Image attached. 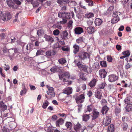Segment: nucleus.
<instances>
[{
	"instance_id": "obj_1",
	"label": "nucleus",
	"mask_w": 132,
	"mask_h": 132,
	"mask_svg": "<svg viewBox=\"0 0 132 132\" xmlns=\"http://www.w3.org/2000/svg\"><path fill=\"white\" fill-rule=\"evenodd\" d=\"M74 14L73 13H70L67 12H59L58 16L60 18H64L66 19H70L71 18H73Z\"/></svg>"
},
{
	"instance_id": "obj_2",
	"label": "nucleus",
	"mask_w": 132,
	"mask_h": 132,
	"mask_svg": "<svg viewBox=\"0 0 132 132\" xmlns=\"http://www.w3.org/2000/svg\"><path fill=\"white\" fill-rule=\"evenodd\" d=\"M11 16L10 13L6 12L5 13L0 11V19L4 21L9 20L11 18Z\"/></svg>"
},
{
	"instance_id": "obj_3",
	"label": "nucleus",
	"mask_w": 132,
	"mask_h": 132,
	"mask_svg": "<svg viewBox=\"0 0 132 132\" xmlns=\"http://www.w3.org/2000/svg\"><path fill=\"white\" fill-rule=\"evenodd\" d=\"M59 77L62 78L63 81H67L68 79L70 78V75L68 72H64L60 75Z\"/></svg>"
},
{
	"instance_id": "obj_4",
	"label": "nucleus",
	"mask_w": 132,
	"mask_h": 132,
	"mask_svg": "<svg viewBox=\"0 0 132 132\" xmlns=\"http://www.w3.org/2000/svg\"><path fill=\"white\" fill-rule=\"evenodd\" d=\"M81 125L79 123H77L76 124H74V129L76 132H79L80 130L81 132H83L86 129V127L85 126H84L82 128H81Z\"/></svg>"
},
{
	"instance_id": "obj_5",
	"label": "nucleus",
	"mask_w": 132,
	"mask_h": 132,
	"mask_svg": "<svg viewBox=\"0 0 132 132\" xmlns=\"http://www.w3.org/2000/svg\"><path fill=\"white\" fill-rule=\"evenodd\" d=\"M46 92L47 94L50 95L51 97L49 98L46 94L45 95V96L47 99H49L52 97H54L55 96L54 88L53 87H51L50 88H49L48 91H47Z\"/></svg>"
},
{
	"instance_id": "obj_6",
	"label": "nucleus",
	"mask_w": 132,
	"mask_h": 132,
	"mask_svg": "<svg viewBox=\"0 0 132 132\" xmlns=\"http://www.w3.org/2000/svg\"><path fill=\"white\" fill-rule=\"evenodd\" d=\"M78 56L81 60H84L87 57L89 58V54L85 52H80L79 53Z\"/></svg>"
},
{
	"instance_id": "obj_7",
	"label": "nucleus",
	"mask_w": 132,
	"mask_h": 132,
	"mask_svg": "<svg viewBox=\"0 0 132 132\" xmlns=\"http://www.w3.org/2000/svg\"><path fill=\"white\" fill-rule=\"evenodd\" d=\"M61 37L63 39L67 40L69 39L68 33L66 30L63 31L60 34Z\"/></svg>"
},
{
	"instance_id": "obj_8",
	"label": "nucleus",
	"mask_w": 132,
	"mask_h": 132,
	"mask_svg": "<svg viewBox=\"0 0 132 132\" xmlns=\"http://www.w3.org/2000/svg\"><path fill=\"white\" fill-rule=\"evenodd\" d=\"M111 121V119L110 117L106 116L104 118L103 123L104 125L107 126L110 123Z\"/></svg>"
},
{
	"instance_id": "obj_9",
	"label": "nucleus",
	"mask_w": 132,
	"mask_h": 132,
	"mask_svg": "<svg viewBox=\"0 0 132 132\" xmlns=\"http://www.w3.org/2000/svg\"><path fill=\"white\" fill-rule=\"evenodd\" d=\"M85 98V97L83 94H81L76 98L77 103H82L83 102V100Z\"/></svg>"
},
{
	"instance_id": "obj_10",
	"label": "nucleus",
	"mask_w": 132,
	"mask_h": 132,
	"mask_svg": "<svg viewBox=\"0 0 132 132\" xmlns=\"http://www.w3.org/2000/svg\"><path fill=\"white\" fill-rule=\"evenodd\" d=\"M72 89L71 87H67L65 88L63 90V93L67 94V95H69L72 93Z\"/></svg>"
},
{
	"instance_id": "obj_11",
	"label": "nucleus",
	"mask_w": 132,
	"mask_h": 132,
	"mask_svg": "<svg viewBox=\"0 0 132 132\" xmlns=\"http://www.w3.org/2000/svg\"><path fill=\"white\" fill-rule=\"evenodd\" d=\"M77 65L78 68L82 71L85 72L87 66L82 64L80 62H78L77 63Z\"/></svg>"
},
{
	"instance_id": "obj_12",
	"label": "nucleus",
	"mask_w": 132,
	"mask_h": 132,
	"mask_svg": "<svg viewBox=\"0 0 132 132\" xmlns=\"http://www.w3.org/2000/svg\"><path fill=\"white\" fill-rule=\"evenodd\" d=\"M117 79V77L114 74L109 76V81L111 82L115 81Z\"/></svg>"
},
{
	"instance_id": "obj_13",
	"label": "nucleus",
	"mask_w": 132,
	"mask_h": 132,
	"mask_svg": "<svg viewBox=\"0 0 132 132\" xmlns=\"http://www.w3.org/2000/svg\"><path fill=\"white\" fill-rule=\"evenodd\" d=\"M75 33L79 35L83 32V29L80 27H77L74 29Z\"/></svg>"
},
{
	"instance_id": "obj_14",
	"label": "nucleus",
	"mask_w": 132,
	"mask_h": 132,
	"mask_svg": "<svg viewBox=\"0 0 132 132\" xmlns=\"http://www.w3.org/2000/svg\"><path fill=\"white\" fill-rule=\"evenodd\" d=\"M99 74L101 78H104L107 74L106 72L105 71V70H100L99 71Z\"/></svg>"
},
{
	"instance_id": "obj_15",
	"label": "nucleus",
	"mask_w": 132,
	"mask_h": 132,
	"mask_svg": "<svg viewBox=\"0 0 132 132\" xmlns=\"http://www.w3.org/2000/svg\"><path fill=\"white\" fill-rule=\"evenodd\" d=\"M9 55L13 56L15 55V53L18 52V50L16 48L10 49L9 51Z\"/></svg>"
},
{
	"instance_id": "obj_16",
	"label": "nucleus",
	"mask_w": 132,
	"mask_h": 132,
	"mask_svg": "<svg viewBox=\"0 0 132 132\" xmlns=\"http://www.w3.org/2000/svg\"><path fill=\"white\" fill-rule=\"evenodd\" d=\"M6 2L7 3L9 6L12 9H14V3L13 1H12L11 0H7Z\"/></svg>"
},
{
	"instance_id": "obj_17",
	"label": "nucleus",
	"mask_w": 132,
	"mask_h": 132,
	"mask_svg": "<svg viewBox=\"0 0 132 132\" xmlns=\"http://www.w3.org/2000/svg\"><path fill=\"white\" fill-rule=\"evenodd\" d=\"M93 116H92V119H95L97 118L99 115V112L95 110H93Z\"/></svg>"
},
{
	"instance_id": "obj_18",
	"label": "nucleus",
	"mask_w": 132,
	"mask_h": 132,
	"mask_svg": "<svg viewBox=\"0 0 132 132\" xmlns=\"http://www.w3.org/2000/svg\"><path fill=\"white\" fill-rule=\"evenodd\" d=\"M44 37L45 38L46 40L51 43H53L54 41V39L50 36L45 35L44 36Z\"/></svg>"
},
{
	"instance_id": "obj_19",
	"label": "nucleus",
	"mask_w": 132,
	"mask_h": 132,
	"mask_svg": "<svg viewBox=\"0 0 132 132\" xmlns=\"http://www.w3.org/2000/svg\"><path fill=\"white\" fill-rule=\"evenodd\" d=\"M109 110V108L106 106L103 107L102 109L101 112L103 114H104L105 113H107V111Z\"/></svg>"
},
{
	"instance_id": "obj_20",
	"label": "nucleus",
	"mask_w": 132,
	"mask_h": 132,
	"mask_svg": "<svg viewBox=\"0 0 132 132\" xmlns=\"http://www.w3.org/2000/svg\"><path fill=\"white\" fill-rule=\"evenodd\" d=\"M102 22L101 19L99 18H96L95 21V24L96 26H100Z\"/></svg>"
},
{
	"instance_id": "obj_21",
	"label": "nucleus",
	"mask_w": 132,
	"mask_h": 132,
	"mask_svg": "<svg viewBox=\"0 0 132 132\" xmlns=\"http://www.w3.org/2000/svg\"><path fill=\"white\" fill-rule=\"evenodd\" d=\"M23 46V48L26 49L28 51V50L30 51L31 49V43H29L27 44H24Z\"/></svg>"
},
{
	"instance_id": "obj_22",
	"label": "nucleus",
	"mask_w": 132,
	"mask_h": 132,
	"mask_svg": "<svg viewBox=\"0 0 132 132\" xmlns=\"http://www.w3.org/2000/svg\"><path fill=\"white\" fill-rule=\"evenodd\" d=\"M124 101L126 104H131L132 102V98L130 96L127 97L125 100Z\"/></svg>"
},
{
	"instance_id": "obj_23",
	"label": "nucleus",
	"mask_w": 132,
	"mask_h": 132,
	"mask_svg": "<svg viewBox=\"0 0 132 132\" xmlns=\"http://www.w3.org/2000/svg\"><path fill=\"white\" fill-rule=\"evenodd\" d=\"M73 52L75 54H76L79 50V47L76 44H75L73 46Z\"/></svg>"
},
{
	"instance_id": "obj_24",
	"label": "nucleus",
	"mask_w": 132,
	"mask_h": 132,
	"mask_svg": "<svg viewBox=\"0 0 132 132\" xmlns=\"http://www.w3.org/2000/svg\"><path fill=\"white\" fill-rule=\"evenodd\" d=\"M87 32L89 34H92L93 33L94 31V28L93 27H89L87 28Z\"/></svg>"
},
{
	"instance_id": "obj_25",
	"label": "nucleus",
	"mask_w": 132,
	"mask_h": 132,
	"mask_svg": "<svg viewBox=\"0 0 132 132\" xmlns=\"http://www.w3.org/2000/svg\"><path fill=\"white\" fill-rule=\"evenodd\" d=\"M63 123V120L62 118L60 119L56 122V126L59 127L60 125H62Z\"/></svg>"
},
{
	"instance_id": "obj_26",
	"label": "nucleus",
	"mask_w": 132,
	"mask_h": 132,
	"mask_svg": "<svg viewBox=\"0 0 132 132\" xmlns=\"http://www.w3.org/2000/svg\"><path fill=\"white\" fill-rule=\"evenodd\" d=\"M94 14L92 12H88L85 14V17L87 18H91L94 16Z\"/></svg>"
},
{
	"instance_id": "obj_27",
	"label": "nucleus",
	"mask_w": 132,
	"mask_h": 132,
	"mask_svg": "<svg viewBox=\"0 0 132 132\" xmlns=\"http://www.w3.org/2000/svg\"><path fill=\"white\" fill-rule=\"evenodd\" d=\"M114 130V127L113 124H111L108 126V131L109 132H113Z\"/></svg>"
},
{
	"instance_id": "obj_28",
	"label": "nucleus",
	"mask_w": 132,
	"mask_h": 132,
	"mask_svg": "<svg viewBox=\"0 0 132 132\" xmlns=\"http://www.w3.org/2000/svg\"><path fill=\"white\" fill-rule=\"evenodd\" d=\"M108 101L110 103H113L116 102V99L111 96H109L108 97Z\"/></svg>"
},
{
	"instance_id": "obj_29",
	"label": "nucleus",
	"mask_w": 132,
	"mask_h": 132,
	"mask_svg": "<svg viewBox=\"0 0 132 132\" xmlns=\"http://www.w3.org/2000/svg\"><path fill=\"white\" fill-rule=\"evenodd\" d=\"M95 97L99 99H101L102 96V94L99 91L97 92L95 94Z\"/></svg>"
},
{
	"instance_id": "obj_30",
	"label": "nucleus",
	"mask_w": 132,
	"mask_h": 132,
	"mask_svg": "<svg viewBox=\"0 0 132 132\" xmlns=\"http://www.w3.org/2000/svg\"><path fill=\"white\" fill-rule=\"evenodd\" d=\"M120 20L119 17H113V19L111 21V23L112 24H114L117 23Z\"/></svg>"
},
{
	"instance_id": "obj_31",
	"label": "nucleus",
	"mask_w": 132,
	"mask_h": 132,
	"mask_svg": "<svg viewBox=\"0 0 132 132\" xmlns=\"http://www.w3.org/2000/svg\"><path fill=\"white\" fill-rule=\"evenodd\" d=\"M96 81V80L94 79L89 83V85L91 87H92L95 85Z\"/></svg>"
},
{
	"instance_id": "obj_32",
	"label": "nucleus",
	"mask_w": 132,
	"mask_h": 132,
	"mask_svg": "<svg viewBox=\"0 0 132 132\" xmlns=\"http://www.w3.org/2000/svg\"><path fill=\"white\" fill-rule=\"evenodd\" d=\"M121 126L122 127L123 130H126L127 129L128 127V125L127 123L123 122L122 123Z\"/></svg>"
},
{
	"instance_id": "obj_33",
	"label": "nucleus",
	"mask_w": 132,
	"mask_h": 132,
	"mask_svg": "<svg viewBox=\"0 0 132 132\" xmlns=\"http://www.w3.org/2000/svg\"><path fill=\"white\" fill-rule=\"evenodd\" d=\"M126 109L128 112L131 111L132 109V105L131 104H128L126 107Z\"/></svg>"
},
{
	"instance_id": "obj_34",
	"label": "nucleus",
	"mask_w": 132,
	"mask_h": 132,
	"mask_svg": "<svg viewBox=\"0 0 132 132\" xmlns=\"http://www.w3.org/2000/svg\"><path fill=\"white\" fill-rule=\"evenodd\" d=\"M57 2L58 4H61L63 3H68L70 1L69 0H57Z\"/></svg>"
},
{
	"instance_id": "obj_35",
	"label": "nucleus",
	"mask_w": 132,
	"mask_h": 132,
	"mask_svg": "<svg viewBox=\"0 0 132 132\" xmlns=\"http://www.w3.org/2000/svg\"><path fill=\"white\" fill-rule=\"evenodd\" d=\"M59 68L57 67H54L51 68L50 69L51 71L53 73L57 72L59 70Z\"/></svg>"
},
{
	"instance_id": "obj_36",
	"label": "nucleus",
	"mask_w": 132,
	"mask_h": 132,
	"mask_svg": "<svg viewBox=\"0 0 132 132\" xmlns=\"http://www.w3.org/2000/svg\"><path fill=\"white\" fill-rule=\"evenodd\" d=\"M49 103L47 100H45L43 104L42 107L43 109H45L48 106Z\"/></svg>"
},
{
	"instance_id": "obj_37",
	"label": "nucleus",
	"mask_w": 132,
	"mask_h": 132,
	"mask_svg": "<svg viewBox=\"0 0 132 132\" xmlns=\"http://www.w3.org/2000/svg\"><path fill=\"white\" fill-rule=\"evenodd\" d=\"M120 13L117 11L114 12L112 16L113 17H119V15H120Z\"/></svg>"
},
{
	"instance_id": "obj_38",
	"label": "nucleus",
	"mask_w": 132,
	"mask_h": 132,
	"mask_svg": "<svg viewBox=\"0 0 132 132\" xmlns=\"http://www.w3.org/2000/svg\"><path fill=\"white\" fill-rule=\"evenodd\" d=\"M89 115L86 114L84 115L83 117V119L84 121H87L89 120Z\"/></svg>"
},
{
	"instance_id": "obj_39",
	"label": "nucleus",
	"mask_w": 132,
	"mask_h": 132,
	"mask_svg": "<svg viewBox=\"0 0 132 132\" xmlns=\"http://www.w3.org/2000/svg\"><path fill=\"white\" fill-rule=\"evenodd\" d=\"M62 18V20L60 22H57V23L58 24H65L67 22V20L66 19L64 18Z\"/></svg>"
},
{
	"instance_id": "obj_40",
	"label": "nucleus",
	"mask_w": 132,
	"mask_h": 132,
	"mask_svg": "<svg viewBox=\"0 0 132 132\" xmlns=\"http://www.w3.org/2000/svg\"><path fill=\"white\" fill-rule=\"evenodd\" d=\"M100 64L102 67H106L107 66L106 62L104 61H100Z\"/></svg>"
},
{
	"instance_id": "obj_41",
	"label": "nucleus",
	"mask_w": 132,
	"mask_h": 132,
	"mask_svg": "<svg viewBox=\"0 0 132 132\" xmlns=\"http://www.w3.org/2000/svg\"><path fill=\"white\" fill-rule=\"evenodd\" d=\"M60 64H62L65 63L66 62V60L64 58H62L58 60Z\"/></svg>"
},
{
	"instance_id": "obj_42",
	"label": "nucleus",
	"mask_w": 132,
	"mask_h": 132,
	"mask_svg": "<svg viewBox=\"0 0 132 132\" xmlns=\"http://www.w3.org/2000/svg\"><path fill=\"white\" fill-rule=\"evenodd\" d=\"M58 44V46H59L60 48L61 47L62 45H64L65 44V43L64 41L60 40L57 42Z\"/></svg>"
},
{
	"instance_id": "obj_43",
	"label": "nucleus",
	"mask_w": 132,
	"mask_h": 132,
	"mask_svg": "<svg viewBox=\"0 0 132 132\" xmlns=\"http://www.w3.org/2000/svg\"><path fill=\"white\" fill-rule=\"evenodd\" d=\"M86 70L85 72H86L87 73H90L92 71V69L90 67H87Z\"/></svg>"
},
{
	"instance_id": "obj_44",
	"label": "nucleus",
	"mask_w": 132,
	"mask_h": 132,
	"mask_svg": "<svg viewBox=\"0 0 132 132\" xmlns=\"http://www.w3.org/2000/svg\"><path fill=\"white\" fill-rule=\"evenodd\" d=\"M122 54L125 55L126 57L130 55V52L129 51H124L122 53Z\"/></svg>"
},
{
	"instance_id": "obj_45",
	"label": "nucleus",
	"mask_w": 132,
	"mask_h": 132,
	"mask_svg": "<svg viewBox=\"0 0 132 132\" xmlns=\"http://www.w3.org/2000/svg\"><path fill=\"white\" fill-rule=\"evenodd\" d=\"M77 4L76 3L73 1H71L69 3V5L70 6H76Z\"/></svg>"
},
{
	"instance_id": "obj_46",
	"label": "nucleus",
	"mask_w": 132,
	"mask_h": 132,
	"mask_svg": "<svg viewBox=\"0 0 132 132\" xmlns=\"http://www.w3.org/2000/svg\"><path fill=\"white\" fill-rule=\"evenodd\" d=\"M106 84L105 82H104L102 83L101 84L99 85V88L100 89H103L104 88Z\"/></svg>"
},
{
	"instance_id": "obj_47",
	"label": "nucleus",
	"mask_w": 132,
	"mask_h": 132,
	"mask_svg": "<svg viewBox=\"0 0 132 132\" xmlns=\"http://www.w3.org/2000/svg\"><path fill=\"white\" fill-rule=\"evenodd\" d=\"M72 126L71 123L70 122H67L65 123V126L67 128H70Z\"/></svg>"
},
{
	"instance_id": "obj_48",
	"label": "nucleus",
	"mask_w": 132,
	"mask_h": 132,
	"mask_svg": "<svg viewBox=\"0 0 132 132\" xmlns=\"http://www.w3.org/2000/svg\"><path fill=\"white\" fill-rule=\"evenodd\" d=\"M53 35L55 36H57L60 34V32L58 29H56L53 31Z\"/></svg>"
},
{
	"instance_id": "obj_49",
	"label": "nucleus",
	"mask_w": 132,
	"mask_h": 132,
	"mask_svg": "<svg viewBox=\"0 0 132 132\" xmlns=\"http://www.w3.org/2000/svg\"><path fill=\"white\" fill-rule=\"evenodd\" d=\"M83 40V37H79L76 40V42L79 44H80L82 42Z\"/></svg>"
},
{
	"instance_id": "obj_50",
	"label": "nucleus",
	"mask_w": 132,
	"mask_h": 132,
	"mask_svg": "<svg viewBox=\"0 0 132 132\" xmlns=\"http://www.w3.org/2000/svg\"><path fill=\"white\" fill-rule=\"evenodd\" d=\"M2 131L3 132H9L10 131L8 128L5 126L3 127Z\"/></svg>"
},
{
	"instance_id": "obj_51",
	"label": "nucleus",
	"mask_w": 132,
	"mask_h": 132,
	"mask_svg": "<svg viewBox=\"0 0 132 132\" xmlns=\"http://www.w3.org/2000/svg\"><path fill=\"white\" fill-rule=\"evenodd\" d=\"M93 107L92 106V105H88L87 107V111H86V113L87 111H88L89 112L91 111L92 110Z\"/></svg>"
},
{
	"instance_id": "obj_52",
	"label": "nucleus",
	"mask_w": 132,
	"mask_h": 132,
	"mask_svg": "<svg viewBox=\"0 0 132 132\" xmlns=\"http://www.w3.org/2000/svg\"><path fill=\"white\" fill-rule=\"evenodd\" d=\"M79 76L80 78L84 80H85L86 78H85L84 74L82 73H80L79 74Z\"/></svg>"
},
{
	"instance_id": "obj_53",
	"label": "nucleus",
	"mask_w": 132,
	"mask_h": 132,
	"mask_svg": "<svg viewBox=\"0 0 132 132\" xmlns=\"http://www.w3.org/2000/svg\"><path fill=\"white\" fill-rule=\"evenodd\" d=\"M43 52V51L42 50H38L36 54V56L41 54Z\"/></svg>"
},
{
	"instance_id": "obj_54",
	"label": "nucleus",
	"mask_w": 132,
	"mask_h": 132,
	"mask_svg": "<svg viewBox=\"0 0 132 132\" xmlns=\"http://www.w3.org/2000/svg\"><path fill=\"white\" fill-rule=\"evenodd\" d=\"M87 23L88 26H90L92 25L93 23V20H87Z\"/></svg>"
},
{
	"instance_id": "obj_55",
	"label": "nucleus",
	"mask_w": 132,
	"mask_h": 132,
	"mask_svg": "<svg viewBox=\"0 0 132 132\" xmlns=\"http://www.w3.org/2000/svg\"><path fill=\"white\" fill-rule=\"evenodd\" d=\"M114 9V6L113 5L111 6L108 9V11L109 13L111 11H112Z\"/></svg>"
},
{
	"instance_id": "obj_56",
	"label": "nucleus",
	"mask_w": 132,
	"mask_h": 132,
	"mask_svg": "<svg viewBox=\"0 0 132 132\" xmlns=\"http://www.w3.org/2000/svg\"><path fill=\"white\" fill-rule=\"evenodd\" d=\"M107 101L105 99H103L101 101V103L103 105H105Z\"/></svg>"
},
{
	"instance_id": "obj_57",
	"label": "nucleus",
	"mask_w": 132,
	"mask_h": 132,
	"mask_svg": "<svg viewBox=\"0 0 132 132\" xmlns=\"http://www.w3.org/2000/svg\"><path fill=\"white\" fill-rule=\"evenodd\" d=\"M121 110L120 108H116L115 109V113L116 114H118L120 112Z\"/></svg>"
},
{
	"instance_id": "obj_58",
	"label": "nucleus",
	"mask_w": 132,
	"mask_h": 132,
	"mask_svg": "<svg viewBox=\"0 0 132 132\" xmlns=\"http://www.w3.org/2000/svg\"><path fill=\"white\" fill-rule=\"evenodd\" d=\"M57 117L55 115H53L51 119L53 121H55L57 119Z\"/></svg>"
},
{
	"instance_id": "obj_59",
	"label": "nucleus",
	"mask_w": 132,
	"mask_h": 132,
	"mask_svg": "<svg viewBox=\"0 0 132 132\" xmlns=\"http://www.w3.org/2000/svg\"><path fill=\"white\" fill-rule=\"evenodd\" d=\"M58 44L56 43L54 44L53 46V48L54 49H56L57 48H59L60 47L59 46H58Z\"/></svg>"
},
{
	"instance_id": "obj_60",
	"label": "nucleus",
	"mask_w": 132,
	"mask_h": 132,
	"mask_svg": "<svg viewBox=\"0 0 132 132\" xmlns=\"http://www.w3.org/2000/svg\"><path fill=\"white\" fill-rule=\"evenodd\" d=\"M107 60L108 61L111 62L112 61V59L111 56H108L107 57Z\"/></svg>"
},
{
	"instance_id": "obj_61",
	"label": "nucleus",
	"mask_w": 132,
	"mask_h": 132,
	"mask_svg": "<svg viewBox=\"0 0 132 132\" xmlns=\"http://www.w3.org/2000/svg\"><path fill=\"white\" fill-rule=\"evenodd\" d=\"M46 55L48 56H51L52 55V53L50 51H49L46 52Z\"/></svg>"
},
{
	"instance_id": "obj_62",
	"label": "nucleus",
	"mask_w": 132,
	"mask_h": 132,
	"mask_svg": "<svg viewBox=\"0 0 132 132\" xmlns=\"http://www.w3.org/2000/svg\"><path fill=\"white\" fill-rule=\"evenodd\" d=\"M73 21H72L70 20L69 21L68 23V26L69 27H70L72 26Z\"/></svg>"
},
{
	"instance_id": "obj_63",
	"label": "nucleus",
	"mask_w": 132,
	"mask_h": 132,
	"mask_svg": "<svg viewBox=\"0 0 132 132\" xmlns=\"http://www.w3.org/2000/svg\"><path fill=\"white\" fill-rule=\"evenodd\" d=\"M26 92V90L25 88H24L23 90H21L20 92V95H22L23 94H25Z\"/></svg>"
},
{
	"instance_id": "obj_64",
	"label": "nucleus",
	"mask_w": 132,
	"mask_h": 132,
	"mask_svg": "<svg viewBox=\"0 0 132 132\" xmlns=\"http://www.w3.org/2000/svg\"><path fill=\"white\" fill-rule=\"evenodd\" d=\"M131 66V65L129 64V63H127L125 65V68L126 69H128Z\"/></svg>"
}]
</instances>
